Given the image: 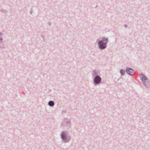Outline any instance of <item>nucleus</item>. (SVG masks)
<instances>
[{"instance_id": "f257e3e1", "label": "nucleus", "mask_w": 150, "mask_h": 150, "mask_svg": "<svg viewBox=\"0 0 150 150\" xmlns=\"http://www.w3.org/2000/svg\"><path fill=\"white\" fill-rule=\"evenodd\" d=\"M102 40H99L98 42V45L99 49L103 50L105 49L107 46V43L108 42V38L103 37L101 38Z\"/></svg>"}, {"instance_id": "f03ea898", "label": "nucleus", "mask_w": 150, "mask_h": 150, "mask_svg": "<svg viewBox=\"0 0 150 150\" xmlns=\"http://www.w3.org/2000/svg\"><path fill=\"white\" fill-rule=\"evenodd\" d=\"M140 77L142 82L145 86L147 88H150V80L143 74H140Z\"/></svg>"}, {"instance_id": "7ed1b4c3", "label": "nucleus", "mask_w": 150, "mask_h": 150, "mask_svg": "<svg viewBox=\"0 0 150 150\" xmlns=\"http://www.w3.org/2000/svg\"><path fill=\"white\" fill-rule=\"evenodd\" d=\"M60 136L62 140L65 143L69 142L70 140V136L67 135L65 132H62Z\"/></svg>"}, {"instance_id": "20e7f679", "label": "nucleus", "mask_w": 150, "mask_h": 150, "mask_svg": "<svg viewBox=\"0 0 150 150\" xmlns=\"http://www.w3.org/2000/svg\"><path fill=\"white\" fill-rule=\"evenodd\" d=\"M61 126L67 127L68 128H70L71 126V122L68 118H65L61 123Z\"/></svg>"}, {"instance_id": "39448f33", "label": "nucleus", "mask_w": 150, "mask_h": 150, "mask_svg": "<svg viewBox=\"0 0 150 150\" xmlns=\"http://www.w3.org/2000/svg\"><path fill=\"white\" fill-rule=\"evenodd\" d=\"M102 79L99 75L95 76L93 79V83L95 86L99 84L101 82Z\"/></svg>"}, {"instance_id": "423d86ee", "label": "nucleus", "mask_w": 150, "mask_h": 150, "mask_svg": "<svg viewBox=\"0 0 150 150\" xmlns=\"http://www.w3.org/2000/svg\"><path fill=\"white\" fill-rule=\"evenodd\" d=\"M126 71L127 74L130 75H132L133 73L135 72V71L134 69L128 67H127L126 68Z\"/></svg>"}, {"instance_id": "0eeeda50", "label": "nucleus", "mask_w": 150, "mask_h": 150, "mask_svg": "<svg viewBox=\"0 0 150 150\" xmlns=\"http://www.w3.org/2000/svg\"><path fill=\"white\" fill-rule=\"evenodd\" d=\"M3 34L0 32V49H4L5 48L4 45L1 44L3 42Z\"/></svg>"}, {"instance_id": "6e6552de", "label": "nucleus", "mask_w": 150, "mask_h": 150, "mask_svg": "<svg viewBox=\"0 0 150 150\" xmlns=\"http://www.w3.org/2000/svg\"><path fill=\"white\" fill-rule=\"evenodd\" d=\"M99 74L100 73L98 70L95 69L93 71L92 75L93 76V77L94 76H95L96 75H99Z\"/></svg>"}, {"instance_id": "1a4fd4ad", "label": "nucleus", "mask_w": 150, "mask_h": 150, "mask_svg": "<svg viewBox=\"0 0 150 150\" xmlns=\"http://www.w3.org/2000/svg\"><path fill=\"white\" fill-rule=\"evenodd\" d=\"M48 105L50 107H52L54 105V103L53 101H50L48 103Z\"/></svg>"}, {"instance_id": "9d476101", "label": "nucleus", "mask_w": 150, "mask_h": 150, "mask_svg": "<svg viewBox=\"0 0 150 150\" xmlns=\"http://www.w3.org/2000/svg\"><path fill=\"white\" fill-rule=\"evenodd\" d=\"M120 74L122 76H123L125 73V70L124 69H122L120 70Z\"/></svg>"}, {"instance_id": "9b49d317", "label": "nucleus", "mask_w": 150, "mask_h": 150, "mask_svg": "<svg viewBox=\"0 0 150 150\" xmlns=\"http://www.w3.org/2000/svg\"><path fill=\"white\" fill-rule=\"evenodd\" d=\"M1 11L3 13H4L5 14H6V10H4L3 9H1Z\"/></svg>"}, {"instance_id": "f8f14e48", "label": "nucleus", "mask_w": 150, "mask_h": 150, "mask_svg": "<svg viewBox=\"0 0 150 150\" xmlns=\"http://www.w3.org/2000/svg\"><path fill=\"white\" fill-rule=\"evenodd\" d=\"M124 27L126 28H127V25H126V24H125L124 25Z\"/></svg>"}, {"instance_id": "ddd939ff", "label": "nucleus", "mask_w": 150, "mask_h": 150, "mask_svg": "<svg viewBox=\"0 0 150 150\" xmlns=\"http://www.w3.org/2000/svg\"><path fill=\"white\" fill-rule=\"evenodd\" d=\"M51 23L50 22H49L48 23V24L49 25H51Z\"/></svg>"}, {"instance_id": "4468645a", "label": "nucleus", "mask_w": 150, "mask_h": 150, "mask_svg": "<svg viewBox=\"0 0 150 150\" xmlns=\"http://www.w3.org/2000/svg\"><path fill=\"white\" fill-rule=\"evenodd\" d=\"M65 111H64V110H63L62 111V114H63L64 113H65Z\"/></svg>"}, {"instance_id": "2eb2a0df", "label": "nucleus", "mask_w": 150, "mask_h": 150, "mask_svg": "<svg viewBox=\"0 0 150 150\" xmlns=\"http://www.w3.org/2000/svg\"><path fill=\"white\" fill-rule=\"evenodd\" d=\"M30 13L31 14L32 13V12H30Z\"/></svg>"}]
</instances>
